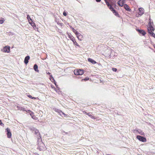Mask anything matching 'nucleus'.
I'll list each match as a JSON object with an SVG mask.
<instances>
[{"instance_id": "1", "label": "nucleus", "mask_w": 155, "mask_h": 155, "mask_svg": "<svg viewBox=\"0 0 155 155\" xmlns=\"http://www.w3.org/2000/svg\"><path fill=\"white\" fill-rule=\"evenodd\" d=\"M37 144L38 145V147L37 148L40 150H44L45 149V146L44 143L42 142V141H37Z\"/></svg>"}, {"instance_id": "2", "label": "nucleus", "mask_w": 155, "mask_h": 155, "mask_svg": "<svg viewBox=\"0 0 155 155\" xmlns=\"http://www.w3.org/2000/svg\"><path fill=\"white\" fill-rule=\"evenodd\" d=\"M67 34H68V37L73 42L74 45H76L78 47H80V46L78 44V43L76 41L74 38L73 37V36L72 35H71V34L70 33L67 32Z\"/></svg>"}, {"instance_id": "3", "label": "nucleus", "mask_w": 155, "mask_h": 155, "mask_svg": "<svg viewBox=\"0 0 155 155\" xmlns=\"http://www.w3.org/2000/svg\"><path fill=\"white\" fill-rule=\"evenodd\" d=\"M74 73L75 75H82L84 73V71L82 69H75L74 71Z\"/></svg>"}, {"instance_id": "4", "label": "nucleus", "mask_w": 155, "mask_h": 155, "mask_svg": "<svg viewBox=\"0 0 155 155\" xmlns=\"http://www.w3.org/2000/svg\"><path fill=\"white\" fill-rule=\"evenodd\" d=\"M137 138L139 140L142 142H145L146 141V139L144 137L141 136L140 135H137Z\"/></svg>"}, {"instance_id": "5", "label": "nucleus", "mask_w": 155, "mask_h": 155, "mask_svg": "<svg viewBox=\"0 0 155 155\" xmlns=\"http://www.w3.org/2000/svg\"><path fill=\"white\" fill-rule=\"evenodd\" d=\"M29 129L32 133H34L35 135H37L38 133V132H39L38 130L33 127H30Z\"/></svg>"}, {"instance_id": "6", "label": "nucleus", "mask_w": 155, "mask_h": 155, "mask_svg": "<svg viewBox=\"0 0 155 155\" xmlns=\"http://www.w3.org/2000/svg\"><path fill=\"white\" fill-rule=\"evenodd\" d=\"M5 132L6 133L8 138H11L12 137V135L10 129L8 128H7L6 129Z\"/></svg>"}, {"instance_id": "7", "label": "nucleus", "mask_w": 155, "mask_h": 155, "mask_svg": "<svg viewBox=\"0 0 155 155\" xmlns=\"http://www.w3.org/2000/svg\"><path fill=\"white\" fill-rule=\"evenodd\" d=\"M2 51L4 52L9 53L10 51V47L6 46L4 47Z\"/></svg>"}, {"instance_id": "8", "label": "nucleus", "mask_w": 155, "mask_h": 155, "mask_svg": "<svg viewBox=\"0 0 155 155\" xmlns=\"http://www.w3.org/2000/svg\"><path fill=\"white\" fill-rule=\"evenodd\" d=\"M136 30L138 32L139 34H141L143 36H144L146 34L145 31L143 30L139 29H136Z\"/></svg>"}, {"instance_id": "9", "label": "nucleus", "mask_w": 155, "mask_h": 155, "mask_svg": "<svg viewBox=\"0 0 155 155\" xmlns=\"http://www.w3.org/2000/svg\"><path fill=\"white\" fill-rule=\"evenodd\" d=\"M125 0H119L117 2V4L119 6L122 7L125 4Z\"/></svg>"}, {"instance_id": "10", "label": "nucleus", "mask_w": 155, "mask_h": 155, "mask_svg": "<svg viewBox=\"0 0 155 155\" xmlns=\"http://www.w3.org/2000/svg\"><path fill=\"white\" fill-rule=\"evenodd\" d=\"M110 10L113 12V13L116 16H119V14L117 12V11L114 9L113 6L110 7Z\"/></svg>"}, {"instance_id": "11", "label": "nucleus", "mask_w": 155, "mask_h": 155, "mask_svg": "<svg viewBox=\"0 0 155 155\" xmlns=\"http://www.w3.org/2000/svg\"><path fill=\"white\" fill-rule=\"evenodd\" d=\"M144 9L143 8H139L138 12L139 15L141 16L144 14Z\"/></svg>"}, {"instance_id": "12", "label": "nucleus", "mask_w": 155, "mask_h": 155, "mask_svg": "<svg viewBox=\"0 0 155 155\" xmlns=\"http://www.w3.org/2000/svg\"><path fill=\"white\" fill-rule=\"evenodd\" d=\"M30 57L29 56L27 55L25 58L24 62L25 64H27L28 62V61L30 59Z\"/></svg>"}, {"instance_id": "13", "label": "nucleus", "mask_w": 155, "mask_h": 155, "mask_svg": "<svg viewBox=\"0 0 155 155\" xmlns=\"http://www.w3.org/2000/svg\"><path fill=\"white\" fill-rule=\"evenodd\" d=\"M123 6L126 10L130 12L131 11V10L130 9L129 6L127 4H125Z\"/></svg>"}, {"instance_id": "14", "label": "nucleus", "mask_w": 155, "mask_h": 155, "mask_svg": "<svg viewBox=\"0 0 155 155\" xmlns=\"http://www.w3.org/2000/svg\"><path fill=\"white\" fill-rule=\"evenodd\" d=\"M30 115L31 116V118L34 120H37L38 118L34 115V113L33 112H30Z\"/></svg>"}, {"instance_id": "15", "label": "nucleus", "mask_w": 155, "mask_h": 155, "mask_svg": "<svg viewBox=\"0 0 155 155\" xmlns=\"http://www.w3.org/2000/svg\"><path fill=\"white\" fill-rule=\"evenodd\" d=\"M104 1L108 7L110 9V7L112 6L110 4L109 2H111V0H104Z\"/></svg>"}, {"instance_id": "16", "label": "nucleus", "mask_w": 155, "mask_h": 155, "mask_svg": "<svg viewBox=\"0 0 155 155\" xmlns=\"http://www.w3.org/2000/svg\"><path fill=\"white\" fill-rule=\"evenodd\" d=\"M149 27L147 28V30L148 31V32L149 33V31H154V29L152 25H148Z\"/></svg>"}, {"instance_id": "17", "label": "nucleus", "mask_w": 155, "mask_h": 155, "mask_svg": "<svg viewBox=\"0 0 155 155\" xmlns=\"http://www.w3.org/2000/svg\"><path fill=\"white\" fill-rule=\"evenodd\" d=\"M134 131H136L138 132L140 135H141L144 136V132L140 129L134 130Z\"/></svg>"}, {"instance_id": "18", "label": "nucleus", "mask_w": 155, "mask_h": 155, "mask_svg": "<svg viewBox=\"0 0 155 155\" xmlns=\"http://www.w3.org/2000/svg\"><path fill=\"white\" fill-rule=\"evenodd\" d=\"M36 135V137L38 139L37 141H39V140H40L41 141H42L41 137L39 132H38V133L37 135Z\"/></svg>"}, {"instance_id": "19", "label": "nucleus", "mask_w": 155, "mask_h": 155, "mask_svg": "<svg viewBox=\"0 0 155 155\" xmlns=\"http://www.w3.org/2000/svg\"><path fill=\"white\" fill-rule=\"evenodd\" d=\"M87 60L88 61L91 63L93 64H94L97 63V62L95 60L90 58H88Z\"/></svg>"}, {"instance_id": "20", "label": "nucleus", "mask_w": 155, "mask_h": 155, "mask_svg": "<svg viewBox=\"0 0 155 155\" xmlns=\"http://www.w3.org/2000/svg\"><path fill=\"white\" fill-rule=\"evenodd\" d=\"M38 67L36 64H35L34 65L33 68L35 71L39 72V71L38 69Z\"/></svg>"}, {"instance_id": "21", "label": "nucleus", "mask_w": 155, "mask_h": 155, "mask_svg": "<svg viewBox=\"0 0 155 155\" xmlns=\"http://www.w3.org/2000/svg\"><path fill=\"white\" fill-rule=\"evenodd\" d=\"M78 38V39L80 41H81L82 39L83 38V36L82 35H81V34L78 35L77 37Z\"/></svg>"}, {"instance_id": "22", "label": "nucleus", "mask_w": 155, "mask_h": 155, "mask_svg": "<svg viewBox=\"0 0 155 155\" xmlns=\"http://www.w3.org/2000/svg\"><path fill=\"white\" fill-rule=\"evenodd\" d=\"M149 34L150 35L155 38V34L152 31H149Z\"/></svg>"}, {"instance_id": "23", "label": "nucleus", "mask_w": 155, "mask_h": 155, "mask_svg": "<svg viewBox=\"0 0 155 155\" xmlns=\"http://www.w3.org/2000/svg\"><path fill=\"white\" fill-rule=\"evenodd\" d=\"M83 113L84 114L87 115L89 117L91 116L92 113L91 112L87 113L85 111H83Z\"/></svg>"}, {"instance_id": "24", "label": "nucleus", "mask_w": 155, "mask_h": 155, "mask_svg": "<svg viewBox=\"0 0 155 155\" xmlns=\"http://www.w3.org/2000/svg\"><path fill=\"white\" fill-rule=\"evenodd\" d=\"M50 80L52 82L54 83V82H55V81L54 78L52 77V75H51V76L50 78Z\"/></svg>"}, {"instance_id": "25", "label": "nucleus", "mask_w": 155, "mask_h": 155, "mask_svg": "<svg viewBox=\"0 0 155 155\" xmlns=\"http://www.w3.org/2000/svg\"><path fill=\"white\" fill-rule=\"evenodd\" d=\"M55 111L58 113L60 115H61V110H59V109H55Z\"/></svg>"}, {"instance_id": "26", "label": "nucleus", "mask_w": 155, "mask_h": 155, "mask_svg": "<svg viewBox=\"0 0 155 155\" xmlns=\"http://www.w3.org/2000/svg\"><path fill=\"white\" fill-rule=\"evenodd\" d=\"M28 97L29 98L33 99H36L37 98L35 97H32L31 95H28Z\"/></svg>"}, {"instance_id": "27", "label": "nucleus", "mask_w": 155, "mask_h": 155, "mask_svg": "<svg viewBox=\"0 0 155 155\" xmlns=\"http://www.w3.org/2000/svg\"><path fill=\"white\" fill-rule=\"evenodd\" d=\"M27 18L29 22H30V21H32V19L28 15H27Z\"/></svg>"}, {"instance_id": "28", "label": "nucleus", "mask_w": 155, "mask_h": 155, "mask_svg": "<svg viewBox=\"0 0 155 155\" xmlns=\"http://www.w3.org/2000/svg\"><path fill=\"white\" fill-rule=\"evenodd\" d=\"M74 32L76 35L77 37L78 35L80 34V33H79L78 31H77L76 30H75Z\"/></svg>"}, {"instance_id": "29", "label": "nucleus", "mask_w": 155, "mask_h": 155, "mask_svg": "<svg viewBox=\"0 0 155 155\" xmlns=\"http://www.w3.org/2000/svg\"><path fill=\"white\" fill-rule=\"evenodd\" d=\"M17 107L18 108V110H22V107H21V106H17Z\"/></svg>"}, {"instance_id": "30", "label": "nucleus", "mask_w": 155, "mask_h": 155, "mask_svg": "<svg viewBox=\"0 0 155 155\" xmlns=\"http://www.w3.org/2000/svg\"><path fill=\"white\" fill-rule=\"evenodd\" d=\"M89 77H85L84 79H83L82 80H84L85 81H88L89 80Z\"/></svg>"}, {"instance_id": "31", "label": "nucleus", "mask_w": 155, "mask_h": 155, "mask_svg": "<svg viewBox=\"0 0 155 155\" xmlns=\"http://www.w3.org/2000/svg\"><path fill=\"white\" fill-rule=\"evenodd\" d=\"M31 26H32V27L35 28H36V26L35 23H32V24H31Z\"/></svg>"}, {"instance_id": "32", "label": "nucleus", "mask_w": 155, "mask_h": 155, "mask_svg": "<svg viewBox=\"0 0 155 155\" xmlns=\"http://www.w3.org/2000/svg\"><path fill=\"white\" fill-rule=\"evenodd\" d=\"M54 83V84L56 86L57 88H58V90H59L60 89V88L58 87V85L57 84L56 82V81H55Z\"/></svg>"}, {"instance_id": "33", "label": "nucleus", "mask_w": 155, "mask_h": 155, "mask_svg": "<svg viewBox=\"0 0 155 155\" xmlns=\"http://www.w3.org/2000/svg\"><path fill=\"white\" fill-rule=\"evenodd\" d=\"M112 70L114 72H116L117 71V69L114 68H112Z\"/></svg>"}, {"instance_id": "34", "label": "nucleus", "mask_w": 155, "mask_h": 155, "mask_svg": "<svg viewBox=\"0 0 155 155\" xmlns=\"http://www.w3.org/2000/svg\"><path fill=\"white\" fill-rule=\"evenodd\" d=\"M61 115H60L61 116L63 117V115L64 116V117H65V116H66V115L63 112H62V111L61 110Z\"/></svg>"}, {"instance_id": "35", "label": "nucleus", "mask_w": 155, "mask_h": 155, "mask_svg": "<svg viewBox=\"0 0 155 155\" xmlns=\"http://www.w3.org/2000/svg\"><path fill=\"white\" fill-rule=\"evenodd\" d=\"M70 28L72 30V31L74 32L76 30L71 26L69 25Z\"/></svg>"}, {"instance_id": "36", "label": "nucleus", "mask_w": 155, "mask_h": 155, "mask_svg": "<svg viewBox=\"0 0 155 155\" xmlns=\"http://www.w3.org/2000/svg\"><path fill=\"white\" fill-rule=\"evenodd\" d=\"M153 24V21L151 22L150 20V21L148 23V25H152V24Z\"/></svg>"}, {"instance_id": "37", "label": "nucleus", "mask_w": 155, "mask_h": 155, "mask_svg": "<svg viewBox=\"0 0 155 155\" xmlns=\"http://www.w3.org/2000/svg\"><path fill=\"white\" fill-rule=\"evenodd\" d=\"M67 12L65 11H64L63 12V15L64 16H66L67 15Z\"/></svg>"}, {"instance_id": "38", "label": "nucleus", "mask_w": 155, "mask_h": 155, "mask_svg": "<svg viewBox=\"0 0 155 155\" xmlns=\"http://www.w3.org/2000/svg\"><path fill=\"white\" fill-rule=\"evenodd\" d=\"M26 111L28 113H29V114H30V112H32L30 110H26Z\"/></svg>"}, {"instance_id": "39", "label": "nucleus", "mask_w": 155, "mask_h": 155, "mask_svg": "<svg viewBox=\"0 0 155 155\" xmlns=\"http://www.w3.org/2000/svg\"><path fill=\"white\" fill-rule=\"evenodd\" d=\"M0 125L1 126H3L4 124L2 123V121L1 120H0Z\"/></svg>"}, {"instance_id": "40", "label": "nucleus", "mask_w": 155, "mask_h": 155, "mask_svg": "<svg viewBox=\"0 0 155 155\" xmlns=\"http://www.w3.org/2000/svg\"><path fill=\"white\" fill-rule=\"evenodd\" d=\"M4 21V20H0V24H2Z\"/></svg>"}, {"instance_id": "41", "label": "nucleus", "mask_w": 155, "mask_h": 155, "mask_svg": "<svg viewBox=\"0 0 155 155\" xmlns=\"http://www.w3.org/2000/svg\"><path fill=\"white\" fill-rule=\"evenodd\" d=\"M111 4H112V5H113L114 6H116L115 3H114V2H111Z\"/></svg>"}, {"instance_id": "42", "label": "nucleus", "mask_w": 155, "mask_h": 155, "mask_svg": "<svg viewBox=\"0 0 155 155\" xmlns=\"http://www.w3.org/2000/svg\"><path fill=\"white\" fill-rule=\"evenodd\" d=\"M26 109L25 108H24V107H22L21 110L23 111H26Z\"/></svg>"}, {"instance_id": "43", "label": "nucleus", "mask_w": 155, "mask_h": 155, "mask_svg": "<svg viewBox=\"0 0 155 155\" xmlns=\"http://www.w3.org/2000/svg\"><path fill=\"white\" fill-rule=\"evenodd\" d=\"M58 24L60 25L61 26H62L63 25V24L62 23H58V22L57 23Z\"/></svg>"}, {"instance_id": "44", "label": "nucleus", "mask_w": 155, "mask_h": 155, "mask_svg": "<svg viewBox=\"0 0 155 155\" xmlns=\"http://www.w3.org/2000/svg\"><path fill=\"white\" fill-rule=\"evenodd\" d=\"M29 24L31 25V24H32V23H33L34 22H33L32 20V21H30V22H29Z\"/></svg>"}, {"instance_id": "45", "label": "nucleus", "mask_w": 155, "mask_h": 155, "mask_svg": "<svg viewBox=\"0 0 155 155\" xmlns=\"http://www.w3.org/2000/svg\"><path fill=\"white\" fill-rule=\"evenodd\" d=\"M47 74L49 75L50 77L51 76V75H52L51 73H50V72H48V73L47 72Z\"/></svg>"}, {"instance_id": "46", "label": "nucleus", "mask_w": 155, "mask_h": 155, "mask_svg": "<svg viewBox=\"0 0 155 155\" xmlns=\"http://www.w3.org/2000/svg\"><path fill=\"white\" fill-rule=\"evenodd\" d=\"M90 117L92 119H94L95 118L94 117V116H92V115H91V116H90Z\"/></svg>"}, {"instance_id": "47", "label": "nucleus", "mask_w": 155, "mask_h": 155, "mask_svg": "<svg viewBox=\"0 0 155 155\" xmlns=\"http://www.w3.org/2000/svg\"><path fill=\"white\" fill-rule=\"evenodd\" d=\"M95 0L97 2H100L101 1V0Z\"/></svg>"}, {"instance_id": "48", "label": "nucleus", "mask_w": 155, "mask_h": 155, "mask_svg": "<svg viewBox=\"0 0 155 155\" xmlns=\"http://www.w3.org/2000/svg\"><path fill=\"white\" fill-rule=\"evenodd\" d=\"M62 132H63L65 133L66 134H68V132H65L64 131H63Z\"/></svg>"}, {"instance_id": "49", "label": "nucleus", "mask_w": 155, "mask_h": 155, "mask_svg": "<svg viewBox=\"0 0 155 155\" xmlns=\"http://www.w3.org/2000/svg\"><path fill=\"white\" fill-rule=\"evenodd\" d=\"M52 88H53V87H54V88L55 91H57V90H56L55 88L54 87V86H53H53H52Z\"/></svg>"}, {"instance_id": "50", "label": "nucleus", "mask_w": 155, "mask_h": 155, "mask_svg": "<svg viewBox=\"0 0 155 155\" xmlns=\"http://www.w3.org/2000/svg\"><path fill=\"white\" fill-rule=\"evenodd\" d=\"M120 4H121V3H120Z\"/></svg>"}, {"instance_id": "51", "label": "nucleus", "mask_w": 155, "mask_h": 155, "mask_svg": "<svg viewBox=\"0 0 155 155\" xmlns=\"http://www.w3.org/2000/svg\"><path fill=\"white\" fill-rule=\"evenodd\" d=\"M154 47L155 48V46H154Z\"/></svg>"}]
</instances>
